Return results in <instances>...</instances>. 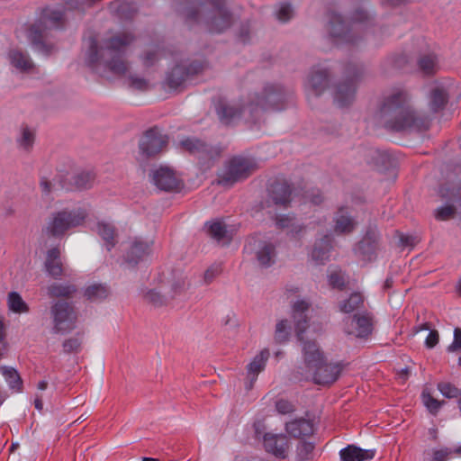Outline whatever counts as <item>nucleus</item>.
I'll list each match as a JSON object with an SVG mask.
<instances>
[{
  "label": "nucleus",
  "instance_id": "nucleus-1",
  "mask_svg": "<svg viewBox=\"0 0 461 461\" xmlns=\"http://www.w3.org/2000/svg\"><path fill=\"white\" fill-rule=\"evenodd\" d=\"M135 41V34L130 31L118 32L103 39L101 46L96 39L90 37L85 53V64L101 76H104L106 71L124 76L129 70L126 50Z\"/></svg>",
  "mask_w": 461,
  "mask_h": 461
},
{
  "label": "nucleus",
  "instance_id": "nucleus-2",
  "mask_svg": "<svg viewBox=\"0 0 461 461\" xmlns=\"http://www.w3.org/2000/svg\"><path fill=\"white\" fill-rule=\"evenodd\" d=\"M376 117L382 125L393 131L429 129L430 120L419 113L411 105V97L404 88H393L384 95Z\"/></svg>",
  "mask_w": 461,
  "mask_h": 461
},
{
  "label": "nucleus",
  "instance_id": "nucleus-3",
  "mask_svg": "<svg viewBox=\"0 0 461 461\" xmlns=\"http://www.w3.org/2000/svg\"><path fill=\"white\" fill-rule=\"evenodd\" d=\"M177 12L188 23H204L212 32L221 33L233 23V16L224 0H175Z\"/></svg>",
  "mask_w": 461,
  "mask_h": 461
},
{
  "label": "nucleus",
  "instance_id": "nucleus-4",
  "mask_svg": "<svg viewBox=\"0 0 461 461\" xmlns=\"http://www.w3.org/2000/svg\"><path fill=\"white\" fill-rule=\"evenodd\" d=\"M371 23L372 19L362 9L356 10L348 23L339 14L332 12L329 19V35L337 45L355 44L366 33Z\"/></svg>",
  "mask_w": 461,
  "mask_h": 461
},
{
  "label": "nucleus",
  "instance_id": "nucleus-5",
  "mask_svg": "<svg viewBox=\"0 0 461 461\" xmlns=\"http://www.w3.org/2000/svg\"><path fill=\"white\" fill-rule=\"evenodd\" d=\"M288 94L277 84H267L260 93L249 97V118L258 122L265 111H281L285 108Z\"/></svg>",
  "mask_w": 461,
  "mask_h": 461
},
{
  "label": "nucleus",
  "instance_id": "nucleus-6",
  "mask_svg": "<svg viewBox=\"0 0 461 461\" xmlns=\"http://www.w3.org/2000/svg\"><path fill=\"white\" fill-rule=\"evenodd\" d=\"M309 307L310 304L306 301H297L293 306V314L295 322L296 336L298 339L303 343V354L304 364L310 371L313 367L318 366L320 363H322L324 357L315 341H303V333L308 327L305 312L308 311Z\"/></svg>",
  "mask_w": 461,
  "mask_h": 461
},
{
  "label": "nucleus",
  "instance_id": "nucleus-7",
  "mask_svg": "<svg viewBox=\"0 0 461 461\" xmlns=\"http://www.w3.org/2000/svg\"><path fill=\"white\" fill-rule=\"evenodd\" d=\"M64 14L60 10L46 8L43 10L39 23L32 25L28 32V37L33 47L45 54H50L53 47L45 42L48 36L47 29L59 28L62 24Z\"/></svg>",
  "mask_w": 461,
  "mask_h": 461
},
{
  "label": "nucleus",
  "instance_id": "nucleus-8",
  "mask_svg": "<svg viewBox=\"0 0 461 461\" xmlns=\"http://www.w3.org/2000/svg\"><path fill=\"white\" fill-rule=\"evenodd\" d=\"M365 74L364 66L356 62L348 63L345 68L347 80L335 85L333 99L339 107L349 106L356 98L357 81Z\"/></svg>",
  "mask_w": 461,
  "mask_h": 461
},
{
  "label": "nucleus",
  "instance_id": "nucleus-9",
  "mask_svg": "<svg viewBox=\"0 0 461 461\" xmlns=\"http://www.w3.org/2000/svg\"><path fill=\"white\" fill-rule=\"evenodd\" d=\"M258 169V164L254 158L244 156L231 158L218 175L217 182L223 186H231L235 183L248 178Z\"/></svg>",
  "mask_w": 461,
  "mask_h": 461
},
{
  "label": "nucleus",
  "instance_id": "nucleus-10",
  "mask_svg": "<svg viewBox=\"0 0 461 461\" xmlns=\"http://www.w3.org/2000/svg\"><path fill=\"white\" fill-rule=\"evenodd\" d=\"M86 217L87 212L82 208L64 209L54 212L48 222L47 232L53 237L60 238L68 230L82 225Z\"/></svg>",
  "mask_w": 461,
  "mask_h": 461
},
{
  "label": "nucleus",
  "instance_id": "nucleus-11",
  "mask_svg": "<svg viewBox=\"0 0 461 461\" xmlns=\"http://www.w3.org/2000/svg\"><path fill=\"white\" fill-rule=\"evenodd\" d=\"M50 312L54 333L67 334L76 329L77 312L73 303L58 300L51 304Z\"/></svg>",
  "mask_w": 461,
  "mask_h": 461
},
{
  "label": "nucleus",
  "instance_id": "nucleus-12",
  "mask_svg": "<svg viewBox=\"0 0 461 461\" xmlns=\"http://www.w3.org/2000/svg\"><path fill=\"white\" fill-rule=\"evenodd\" d=\"M203 69V65L199 61H181L167 74L166 84L171 89H177Z\"/></svg>",
  "mask_w": 461,
  "mask_h": 461
},
{
  "label": "nucleus",
  "instance_id": "nucleus-13",
  "mask_svg": "<svg viewBox=\"0 0 461 461\" xmlns=\"http://www.w3.org/2000/svg\"><path fill=\"white\" fill-rule=\"evenodd\" d=\"M216 111L221 122L225 125L232 124L240 118H243L247 122H257L249 118V100L246 103L220 101Z\"/></svg>",
  "mask_w": 461,
  "mask_h": 461
},
{
  "label": "nucleus",
  "instance_id": "nucleus-14",
  "mask_svg": "<svg viewBox=\"0 0 461 461\" xmlns=\"http://www.w3.org/2000/svg\"><path fill=\"white\" fill-rule=\"evenodd\" d=\"M167 142V136L163 135L160 130L155 126L146 131L141 137L139 143L140 152L147 158H153L166 149Z\"/></svg>",
  "mask_w": 461,
  "mask_h": 461
},
{
  "label": "nucleus",
  "instance_id": "nucleus-15",
  "mask_svg": "<svg viewBox=\"0 0 461 461\" xmlns=\"http://www.w3.org/2000/svg\"><path fill=\"white\" fill-rule=\"evenodd\" d=\"M380 249V234L375 228H369L355 246L354 253L364 261H373Z\"/></svg>",
  "mask_w": 461,
  "mask_h": 461
},
{
  "label": "nucleus",
  "instance_id": "nucleus-16",
  "mask_svg": "<svg viewBox=\"0 0 461 461\" xmlns=\"http://www.w3.org/2000/svg\"><path fill=\"white\" fill-rule=\"evenodd\" d=\"M291 196V185L285 181H276L268 189L267 199L263 208H268L273 204L285 209L290 205Z\"/></svg>",
  "mask_w": 461,
  "mask_h": 461
},
{
  "label": "nucleus",
  "instance_id": "nucleus-17",
  "mask_svg": "<svg viewBox=\"0 0 461 461\" xmlns=\"http://www.w3.org/2000/svg\"><path fill=\"white\" fill-rule=\"evenodd\" d=\"M345 331L349 335H355L357 338H366L373 330V319L370 313L354 314L353 317H348L344 320Z\"/></svg>",
  "mask_w": 461,
  "mask_h": 461
},
{
  "label": "nucleus",
  "instance_id": "nucleus-18",
  "mask_svg": "<svg viewBox=\"0 0 461 461\" xmlns=\"http://www.w3.org/2000/svg\"><path fill=\"white\" fill-rule=\"evenodd\" d=\"M248 246L255 250L256 258L261 267H268L275 263L276 252L272 242L253 237Z\"/></svg>",
  "mask_w": 461,
  "mask_h": 461
},
{
  "label": "nucleus",
  "instance_id": "nucleus-19",
  "mask_svg": "<svg viewBox=\"0 0 461 461\" xmlns=\"http://www.w3.org/2000/svg\"><path fill=\"white\" fill-rule=\"evenodd\" d=\"M342 371L340 364L326 363L325 360L320 363L318 366L313 367L309 372L315 384L328 385L333 384L339 378Z\"/></svg>",
  "mask_w": 461,
  "mask_h": 461
},
{
  "label": "nucleus",
  "instance_id": "nucleus-20",
  "mask_svg": "<svg viewBox=\"0 0 461 461\" xmlns=\"http://www.w3.org/2000/svg\"><path fill=\"white\" fill-rule=\"evenodd\" d=\"M263 445L267 453L278 458H285L290 447L289 439L285 435L270 432L264 434Z\"/></svg>",
  "mask_w": 461,
  "mask_h": 461
},
{
  "label": "nucleus",
  "instance_id": "nucleus-21",
  "mask_svg": "<svg viewBox=\"0 0 461 461\" xmlns=\"http://www.w3.org/2000/svg\"><path fill=\"white\" fill-rule=\"evenodd\" d=\"M180 146L191 154L196 155L203 159H214L220 156L218 149L209 146L204 141L196 138H187L181 140Z\"/></svg>",
  "mask_w": 461,
  "mask_h": 461
},
{
  "label": "nucleus",
  "instance_id": "nucleus-22",
  "mask_svg": "<svg viewBox=\"0 0 461 461\" xmlns=\"http://www.w3.org/2000/svg\"><path fill=\"white\" fill-rule=\"evenodd\" d=\"M330 83V72L325 68H313L306 81V92L309 95L319 96L328 87Z\"/></svg>",
  "mask_w": 461,
  "mask_h": 461
},
{
  "label": "nucleus",
  "instance_id": "nucleus-23",
  "mask_svg": "<svg viewBox=\"0 0 461 461\" xmlns=\"http://www.w3.org/2000/svg\"><path fill=\"white\" fill-rule=\"evenodd\" d=\"M153 184L162 191L171 192L179 188V180L173 169L160 167L152 173Z\"/></svg>",
  "mask_w": 461,
  "mask_h": 461
},
{
  "label": "nucleus",
  "instance_id": "nucleus-24",
  "mask_svg": "<svg viewBox=\"0 0 461 461\" xmlns=\"http://www.w3.org/2000/svg\"><path fill=\"white\" fill-rule=\"evenodd\" d=\"M334 231L337 234H349L354 231L357 222L350 215L347 207H340L335 213L334 218Z\"/></svg>",
  "mask_w": 461,
  "mask_h": 461
},
{
  "label": "nucleus",
  "instance_id": "nucleus-25",
  "mask_svg": "<svg viewBox=\"0 0 461 461\" xmlns=\"http://www.w3.org/2000/svg\"><path fill=\"white\" fill-rule=\"evenodd\" d=\"M285 429L287 434L294 438L309 437L314 432L312 421L303 417L286 422Z\"/></svg>",
  "mask_w": 461,
  "mask_h": 461
},
{
  "label": "nucleus",
  "instance_id": "nucleus-26",
  "mask_svg": "<svg viewBox=\"0 0 461 461\" xmlns=\"http://www.w3.org/2000/svg\"><path fill=\"white\" fill-rule=\"evenodd\" d=\"M332 249V239L325 235L314 243L311 253L312 259L318 265H322L330 258V252Z\"/></svg>",
  "mask_w": 461,
  "mask_h": 461
},
{
  "label": "nucleus",
  "instance_id": "nucleus-27",
  "mask_svg": "<svg viewBox=\"0 0 461 461\" xmlns=\"http://www.w3.org/2000/svg\"><path fill=\"white\" fill-rule=\"evenodd\" d=\"M341 461H365L375 456V450L362 449L354 445H348L339 451Z\"/></svg>",
  "mask_w": 461,
  "mask_h": 461
},
{
  "label": "nucleus",
  "instance_id": "nucleus-28",
  "mask_svg": "<svg viewBox=\"0 0 461 461\" xmlns=\"http://www.w3.org/2000/svg\"><path fill=\"white\" fill-rule=\"evenodd\" d=\"M45 268L48 274L55 279L60 278L63 275V267L60 261V250L59 248H52L48 250Z\"/></svg>",
  "mask_w": 461,
  "mask_h": 461
},
{
  "label": "nucleus",
  "instance_id": "nucleus-29",
  "mask_svg": "<svg viewBox=\"0 0 461 461\" xmlns=\"http://www.w3.org/2000/svg\"><path fill=\"white\" fill-rule=\"evenodd\" d=\"M268 349L265 348L259 352L253 360L248 365V378L250 381V384L249 388L252 387L253 383L257 380L258 375L260 372H262L266 366L267 361L269 357Z\"/></svg>",
  "mask_w": 461,
  "mask_h": 461
},
{
  "label": "nucleus",
  "instance_id": "nucleus-30",
  "mask_svg": "<svg viewBox=\"0 0 461 461\" xmlns=\"http://www.w3.org/2000/svg\"><path fill=\"white\" fill-rule=\"evenodd\" d=\"M8 57L11 64L21 72L28 73L34 68V64L28 53L21 50H11Z\"/></svg>",
  "mask_w": 461,
  "mask_h": 461
},
{
  "label": "nucleus",
  "instance_id": "nucleus-31",
  "mask_svg": "<svg viewBox=\"0 0 461 461\" xmlns=\"http://www.w3.org/2000/svg\"><path fill=\"white\" fill-rule=\"evenodd\" d=\"M77 293V285L69 283H54L47 288L50 298H63L65 301L72 299Z\"/></svg>",
  "mask_w": 461,
  "mask_h": 461
},
{
  "label": "nucleus",
  "instance_id": "nucleus-32",
  "mask_svg": "<svg viewBox=\"0 0 461 461\" xmlns=\"http://www.w3.org/2000/svg\"><path fill=\"white\" fill-rule=\"evenodd\" d=\"M151 250V245L142 240H135L125 256L127 262L137 264L145 256L149 255Z\"/></svg>",
  "mask_w": 461,
  "mask_h": 461
},
{
  "label": "nucleus",
  "instance_id": "nucleus-33",
  "mask_svg": "<svg viewBox=\"0 0 461 461\" xmlns=\"http://www.w3.org/2000/svg\"><path fill=\"white\" fill-rule=\"evenodd\" d=\"M365 305V298L361 293L355 292L347 299L339 303V309L343 313H351L357 310L363 309Z\"/></svg>",
  "mask_w": 461,
  "mask_h": 461
},
{
  "label": "nucleus",
  "instance_id": "nucleus-34",
  "mask_svg": "<svg viewBox=\"0 0 461 461\" xmlns=\"http://www.w3.org/2000/svg\"><path fill=\"white\" fill-rule=\"evenodd\" d=\"M448 101V93L443 86H435L430 91L429 108L433 113L444 109Z\"/></svg>",
  "mask_w": 461,
  "mask_h": 461
},
{
  "label": "nucleus",
  "instance_id": "nucleus-35",
  "mask_svg": "<svg viewBox=\"0 0 461 461\" xmlns=\"http://www.w3.org/2000/svg\"><path fill=\"white\" fill-rule=\"evenodd\" d=\"M109 8L112 13L121 19H131L136 13L134 4L121 0L110 3Z\"/></svg>",
  "mask_w": 461,
  "mask_h": 461
},
{
  "label": "nucleus",
  "instance_id": "nucleus-36",
  "mask_svg": "<svg viewBox=\"0 0 461 461\" xmlns=\"http://www.w3.org/2000/svg\"><path fill=\"white\" fill-rule=\"evenodd\" d=\"M96 231L105 241L107 250H111L116 243V233L114 226L105 221H100L96 225Z\"/></svg>",
  "mask_w": 461,
  "mask_h": 461
},
{
  "label": "nucleus",
  "instance_id": "nucleus-37",
  "mask_svg": "<svg viewBox=\"0 0 461 461\" xmlns=\"http://www.w3.org/2000/svg\"><path fill=\"white\" fill-rule=\"evenodd\" d=\"M419 68L425 75H432L438 69V59L434 53H428L420 56L418 60Z\"/></svg>",
  "mask_w": 461,
  "mask_h": 461
},
{
  "label": "nucleus",
  "instance_id": "nucleus-38",
  "mask_svg": "<svg viewBox=\"0 0 461 461\" xmlns=\"http://www.w3.org/2000/svg\"><path fill=\"white\" fill-rule=\"evenodd\" d=\"M109 294V288L105 285L94 284L86 288L84 295L89 301L99 302L105 299Z\"/></svg>",
  "mask_w": 461,
  "mask_h": 461
},
{
  "label": "nucleus",
  "instance_id": "nucleus-39",
  "mask_svg": "<svg viewBox=\"0 0 461 461\" xmlns=\"http://www.w3.org/2000/svg\"><path fill=\"white\" fill-rule=\"evenodd\" d=\"M0 371L11 389L17 392L22 391L23 380L16 369L10 366H1Z\"/></svg>",
  "mask_w": 461,
  "mask_h": 461
},
{
  "label": "nucleus",
  "instance_id": "nucleus-40",
  "mask_svg": "<svg viewBox=\"0 0 461 461\" xmlns=\"http://www.w3.org/2000/svg\"><path fill=\"white\" fill-rule=\"evenodd\" d=\"M368 155L371 157L374 163L377 166L384 167H393L395 164V158L393 156L385 150L379 149H369Z\"/></svg>",
  "mask_w": 461,
  "mask_h": 461
},
{
  "label": "nucleus",
  "instance_id": "nucleus-41",
  "mask_svg": "<svg viewBox=\"0 0 461 461\" xmlns=\"http://www.w3.org/2000/svg\"><path fill=\"white\" fill-rule=\"evenodd\" d=\"M95 175L89 171H82L76 173L71 179L73 180V185L77 189H87L90 188L95 181Z\"/></svg>",
  "mask_w": 461,
  "mask_h": 461
},
{
  "label": "nucleus",
  "instance_id": "nucleus-42",
  "mask_svg": "<svg viewBox=\"0 0 461 461\" xmlns=\"http://www.w3.org/2000/svg\"><path fill=\"white\" fill-rule=\"evenodd\" d=\"M35 140L34 132L28 127H23L20 138L17 139L18 146L21 149L30 152Z\"/></svg>",
  "mask_w": 461,
  "mask_h": 461
},
{
  "label": "nucleus",
  "instance_id": "nucleus-43",
  "mask_svg": "<svg viewBox=\"0 0 461 461\" xmlns=\"http://www.w3.org/2000/svg\"><path fill=\"white\" fill-rule=\"evenodd\" d=\"M421 399L423 404L426 406L428 411L432 414H437L443 403L444 401L440 402L435 399L428 389H424L421 393Z\"/></svg>",
  "mask_w": 461,
  "mask_h": 461
},
{
  "label": "nucleus",
  "instance_id": "nucleus-44",
  "mask_svg": "<svg viewBox=\"0 0 461 461\" xmlns=\"http://www.w3.org/2000/svg\"><path fill=\"white\" fill-rule=\"evenodd\" d=\"M314 445L307 441H301L296 447L297 461H309L313 457Z\"/></svg>",
  "mask_w": 461,
  "mask_h": 461
},
{
  "label": "nucleus",
  "instance_id": "nucleus-45",
  "mask_svg": "<svg viewBox=\"0 0 461 461\" xmlns=\"http://www.w3.org/2000/svg\"><path fill=\"white\" fill-rule=\"evenodd\" d=\"M145 299L155 306H161L172 300L173 295H167V294H162L159 291L150 290L145 294Z\"/></svg>",
  "mask_w": 461,
  "mask_h": 461
},
{
  "label": "nucleus",
  "instance_id": "nucleus-46",
  "mask_svg": "<svg viewBox=\"0 0 461 461\" xmlns=\"http://www.w3.org/2000/svg\"><path fill=\"white\" fill-rule=\"evenodd\" d=\"M8 305L9 308L14 312H26L29 310L25 302L16 292H12L9 294Z\"/></svg>",
  "mask_w": 461,
  "mask_h": 461
},
{
  "label": "nucleus",
  "instance_id": "nucleus-47",
  "mask_svg": "<svg viewBox=\"0 0 461 461\" xmlns=\"http://www.w3.org/2000/svg\"><path fill=\"white\" fill-rule=\"evenodd\" d=\"M289 335V325L287 320H282L277 322L275 331V339L278 343H283L287 340Z\"/></svg>",
  "mask_w": 461,
  "mask_h": 461
},
{
  "label": "nucleus",
  "instance_id": "nucleus-48",
  "mask_svg": "<svg viewBox=\"0 0 461 461\" xmlns=\"http://www.w3.org/2000/svg\"><path fill=\"white\" fill-rule=\"evenodd\" d=\"M439 194L442 198H449L453 202L461 203V185L449 189L446 186H441Z\"/></svg>",
  "mask_w": 461,
  "mask_h": 461
},
{
  "label": "nucleus",
  "instance_id": "nucleus-49",
  "mask_svg": "<svg viewBox=\"0 0 461 461\" xmlns=\"http://www.w3.org/2000/svg\"><path fill=\"white\" fill-rule=\"evenodd\" d=\"M82 341L77 337L66 339L63 344V351L66 354L77 353L81 348Z\"/></svg>",
  "mask_w": 461,
  "mask_h": 461
},
{
  "label": "nucleus",
  "instance_id": "nucleus-50",
  "mask_svg": "<svg viewBox=\"0 0 461 461\" xmlns=\"http://www.w3.org/2000/svg\"><path fill=\"white\" fill-rule=\"evenodd\" d=\"M208 232L211 237L220 240L225 236V225L221 221L212 222L208 227Z\"/></svg>",
  "mask_w": 461,
  "mask_h": 461
},
{
  "label": "nucleus",
  "instance_id": "nucleus-51",
  "mask_svg": "<svg viewBox=\"0 0 461 461\" xmlns=\"http://www.w3.org/2000/svg\"><path fill=\"white\" fill-rule=\"evenodd\" d=\"M276 409L278 413L286 415L294 412L296 407L292 402L286 399H279L276 402Z\"/></svg>",
  "mask_w": 461,
  "mask_h": 461
},
{
  "label": "nucleus",
  "instance_id": "nucleus-52",
  "mask_svg": "<svg viewBox=\"0 0 461 461\" xmlns=\"http://www.w3.org/2000/svg\"><path fill=\"white\" fill-rule=\"evenodd\" d=\"M438 389L447 398H456L460 394L459 389L450 383H439Z\"/></svg>",
  "mask_w": 461,
  "mask_h": 461
},
{
  "label": "nucleus",
  "instance_id": "nucleus-53",
  "mask_svg": "<svg viewBox=\"0 0 461 461\" xmlns=\"http://www.w3.org/2000/svg\"><path fill=\"white\" fill-rule=\"evenodd\" d=\"M455 213L456 208L453 205H446L436 211L435 217L439 221H447L454 217Z\"/></svg>",
  "mask_w": 461,
  "mask_h": 461
},
{
  "label": "nucleus",
  "instance_id": "nucleus-54",
  "mask_svg": "<svg viewBox=\"0 0 461 461\" xmlns=\"http://www.w3.org/2000/svg\"><path fill=\"white\" fill-rule=\"evenodd\" d=\"M432 461H447L453 457L452 448L443 447L433 450Z\"/></svg>",
  "mask_w": 461,
  "mask_h": 461
},
{
  "label": "nucleus",
  "instance_id": "nucleus-55",
  "mask_svg": "<svg viewBox=\"0 0 461 461\" xmlns=\"http://www.w3.org/2000/svg\"><path fill=\"white\" fill-rule=\"evenodd\" d=\"M329 283L333 288L340 290L344 288L346 284L344 276L339 271H335L329 276Z\"/></svg>",
  "mask_w": 461,
  "mask_h": 461
},
{
  "label": "nucleus",
  "instance_id": "nucleus-56",
  "mask_svg": "<svg viewBox=\"0 0 461 461\" xmlns=\"http://www.w3.org/2000/svg\"><path fill=\"white\" fill-rule=\"evenodd\" d=\"M293 16V9L289 4H282L277 11L276 17L279 21L285 23Z\"/></svg>",
  "mask_w": 461,
  "mask_h": 461
},
{
  "label": "nucleus",
  "instance_id": "nucleus-57",
  "mask_svg": "<svg viewBox=\"0 0 461 461\" xmlns=\"http://www.w3.org/2000/svg\"><path fill=\"white\" fill-rule=\"evenodd\" d=\"M129 86L133 89L145 91L148 89L149 83L142 77L131 76L129 77Z\"/></svg>",
  "mask_w": 461,
  "mask_h": 461
},
{
  "label": "nucleus",
  "instance_id": "nucleus-58",
  "mask_svg": "<svg viewBox=\"0 0 461 461\" xmlns=\"http://www.w3.org/2000/svg\"><path fill=\"white\" fill-rule=\"evenodd\" d=\"M221 272V267L220 265H212L211 266L203 275V280L205 284H210L213 281V279Z\"/></svg>",
  "mask_w": 461,
  "mask_h": 461
},
{
  "label": "nucleus",
  "instance_id": "nucleus-59",
  "mask_svg": "<svg viewBox=\"0 0 461 461\" xmlns=\"http://www.w3.org/2000/svg\"><path fill=\"white\" fill-rule=\"evenodd\" d=\"M275 221L276 227L279 229H290L292 224L294 223V218L285 214L276 215Z\"/></svg>",
  "mask_w": 461,
  "mask_h": 461
},
{
  "label": "nucleus",
  "instance_id": "nucleus-60",
  "mask_svg": "<svg viewBox=\"0 0 461 461\" xmlns=\"http://www.w3.org/2000/svg\"><path fill=\"white\" fill-rule=\"evenodd\" d=\"M305 199L314 205H319L323 202V196L318 189L306 192Z\"/></svg>",
  "mask_w": 461,
  "mask_h": 461
},
{
  "label": "nucleus",
  "instance_id": "nucleus-61",
  "mask_svg": "<svg viewBox=\"0 0 461 461\" xmlns=\"http://www.w3.org/2000/svg\"><path fill=\"white\" fill-rule=\"evenodd\" d=\"M158 59V50H150L147 51L142 58V63L146 68H149L153 66L156 61Z\"/></svg>",
  "mask_w": 461,
  "mask_h": 461
},
{
  "label": "nucleus",
  "instance_id": "nucleus-62",
  "mask_svg": "<svg viewBox=\"0 0 461 461\" xmlns=\"http://www.w3.org/2000/svg\"><path fill=\"white\" fill-rule=\"evenodd\" d=\"M461 349V329L456 328L454 330V340L448 346L447 350L449 352H455Z\"/></svg>",
  "mask_w": 461,
  "mask_h": 461
},
{
  "label": "nucleus",
  "instance_id": "nucleus-63",
  "mask_svg": "<svg viewBox=\"0 0 461 461\" xmlns=\"http://www.w3.org/2000/svg\"><path fill=\"white\" fill-rule=\"evenodd\" d=\"M439 336L436 330H430L425 340V345L428 348H433L438 342Z\"/></svg>",
  "mask_w": 461,
  "mask_h": 461
},
{
  "label": "nucleus",
  "instance_id": "nucleus-64",
  "mask_svg": "<svg viewBox=\"0 0 461 461\" xmlns=\"http://www.w3.org/2000/svg\"><path fill=\"white\" fill-rule=\"evenodd\" d=\"M400 243L403 247H413L418 240L416 237L411 235H405L403 233H399Z\"/></svg>",
  "mask_w": 461,
  "mask_h": 461
}]
</instances>
